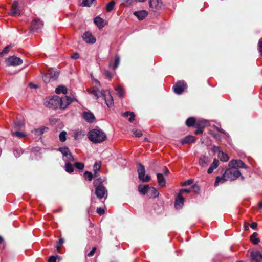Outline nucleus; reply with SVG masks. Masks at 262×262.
<instances>
[{
	"label": "nucleus",
	"mask_w": 262,
	"mask_h": 262,
	"mask_svg": "<svg viewBox=\"0 0 262 262\" xmlns=\"http://www.w3.org/2000/svg\"><path fill=\"white\" fill-rule=\"evenodd\" d=\"M21 14V10L18 7V4L17 2H14L11 9V11L10 12V15L12 16H18Z\"/></svg>",
	"instance_id": "nucleus-7"
},
{
	"label": "nucleus",
	"mask_w": 262,
	"mask_h": 262,
	"mask_svg": "<svg viewBox=\"0 0 262 262\" xmlns=\"http://www.w3.org/2000/svg\"><path fill=\"white\" fill-rule=\"evenodd\" d=\"M229 167H232L234 168H243L247 169L248 166L241 160H232L229 163Z\"/></svg>",
	"instance_id": "nucleus-6"
},
{
	"label": "nucleus",
	"mask_w": 262,
	"mask_h": 262,
	"mask_svg": "<svg viewBox=\"0 0 262 262\" xmlns=\"http://www.w3.org/2000/svg\"><path fill=\"white\" fill-rule=\"evenodd\" d=\"M208 122L205 120L196 121L195 127L203 129L207 125Z\"/></svg>",
	"instance_id": "nucleus-22"
},
{
	"label": "nucleus",
	"mask_w": 262,
	"mask_h": 262,
	"mask_svg": "<svg viewBox=\"0 0 262 262\" xmlns=\"http://www.w3.org/2000/svg\"><path fill=\"white\" fill-rule=\"evenodd\" d=\"M159 192L158 190L153 187H150L148 195L149 198H156L159 196Z\"/></svg>",
	"instance_id": "nucleus-21"
},
{
	"label": "nucleus",
	"mask_w": 262,
	"mask_h": 262,
	"mask_svg": "<svg viewBox=\"0 0 262 262\" xmlns=\"http://www.w3.org/2000/svg\"><path fill=\"white\" fill-rule=\"evenodd\" d=\"M71 58L74 59H78L79 58V54L77 53H75L71 56Z\"/></svg>",
	"instance_id": "nucleus-63"
},
{
	"label": "nucleus",
	"mask_w": 262,
	"mask_h": 262,
	"mask_svg": "<svg viewBox=\"0 0 262 262\" xmlns=\"http://www.w3.org/2000/svg\"><path fill=\"white\" fill-rule=\"evenodd\" d=\"M193 182V180L192 179H188L183 184V186H187L192 184Z\"/></svg>",
	"instance_id": "nucleus-55"
},
{
	"label": "nucleus",
	"mask_w": 262,
	"mask_h": 262,
	"mask_svg": "<svg viewBox=\"0 0 262 262\" xmlns=\"http://www.w3.org/2000/svg\"><path fill=\"white\" fill-rule=\"evenodd\" d=\"M211 150L214 154L218 153V155L220 154V152H222V151L220 150V147L216 145H213Z\"/></svg>",
	"instance_id": "nucleus-49"
},
{
	"label": "nucleus",
	"mask_w": 262,
	"mask_h": 262,
	"mask_svg": "<svg viewBox=\"0 0 262 262\" xmlns=\"http://www.w3.org/2000/svg\"><path fill=\"white\" fill-rule=\"evenodd\" d=\"M59 76L58 72H54L53 73L51 72L49 76L47 74L43 76L42 78L45 82H49L50 80H55L57 79Z\"/></svg>",
	"instance_id": "nucleus-12"
},
{
	"label": "nucleus",
	"mask_w": 262,
	"mask_h": 262,
	"mask_svg": "<svg viewBox=\"0 0 262 262\" xmlns=\"http://www.w3.org/2000/svg\"><path fill=\"white\" fill-rule=\"evenodd\" d=\"M22 63L23 60L15 56H10L6 60V63L7 66H17L20 65Z\"/></svg>",
	"instance_id": "nucleus-4"
},
{
	"label": "nucleus",
	"mask_w": 262,
	"mask_h": 262,
	"mask_svg": "<svg viewBox=\"0 0 262 262\" xmlns=\"http://www.w3.org/2000/svg\"><path fill=\"white\" fill-rule=\"evenodd\" d=\"M151 179L150 176L148 174H146L145 176H143V178L142 179H139L140 181H141L143 182H148L150 181Z\"/></svg>",
	"instance_id": "nucleus-50"
},
{
	"label": "nucleus",
	"mask_w": 262,
	"mask_h": 262,
	"mask_svg": "<svg viewBox=\"0 0 262 262\" xmlns=\"http://www.w3.org/2000/svg\"><path fill=\"white\" fill-rule=\"evenodd\" d=\"M105 74L107 78H110V79H111V78H112V73H110V72H108V71H106V72H105Z\"/></svg>",
	"instance_id": "nucleus-62"
},
{
	"label": "nucleus",
	"mask_w": 262,
	"mask_h": 262,
	"mask_svg": "<svg viewBox=\"0 0 262 262\" xmlns=\"http://www.w3.org/2000/svg\"><path fill=\"white\" fill-rule=\"evenodd\" d=\"M82 116L85 121L90 123H93L96 120L95 116L91 112L84 111L82 113Z\"/></svg>",
	"instance_id": "nucleus-9"
},
{
	"label": "nucleus",
	"mask_w": 262,
	"mask_h": 262,
	"mask_svg": "<svg viewBox=\"0 0 262 262\" xmlns=\"http://www.w3.org/2000/svg\"><path fill=\"white\" fill-rule=\"evenodd\" d=\"M24 126V122L20 119H16L14 122V128L17 129H21Z\"/></svg>",
	"instance_id": "nucleus-33"
},
{
	"label": "nucleus",
	"mask_w": 262,
	"mask_h": 262,
	"mask_svg": "<svg viewBox=\"0 0 262 262\" xmlns=\"http://www.w3.org/2000/svg\"><path fill=\"white\" fill-rule=\"evenodd\" d=\"M83 40L88 43L93 44L95 43L96 39L90 32H85L83 35Z\"/></svg>",
	"instance_id": "nucleus-11"
},
{
	"label": "nucleus",
	"mask_w": 262,
	"mask_h": 262,
	"mask_svg": "<svg viewBox=\"0 0 262 262\" xmlns=\"http://www.w3.org/2000/svg\"><path fill=\"white\" fill-rule=\"evenodd\" d=\"M241 176L240 171L232 167H230L227 169L222 176H217L214 183V186H217L220 182L224 183V182L230 180L234 181L237 179Z\"/></svg>",
	"instance_id": "nucleus-1"
},
{
	"label": "nucleus",
	"mask_w": 262,
	"mask_h": 262,
	"mask_svg": "<svg viewBox=\"0 0 262 262\" xmlns=\"http://www.w3.org/2000/svg\"><path fill=\"white\" fill-rule=\"evenodd\" d=\"M258 49L260 56H262V39L259 41Z\"/></svg>",
	"instance_id": "nucleus-57"
},
{
	"label": "nucleus",
	"mask_w": 262,
	"mask_h": 262,
	"mask_svg": "<svg viewBox=\"0 0 262 262\" xmlns=\"http://www.w3.org/2000/svg\"><path fill=\"white\" fill-rule=\"evenodd\" d=\"M58 150L62 153L63 156L67 157L70 153L69 149L67 147H60Z\"/></svg>",
	"instance_id": "nucleus-38"
},
{
	"label": "nucleus",
	"mask_w": 262,
	"mask_h": 262,
	"mask_svg": "<svg viewBox=\"0 0 262 262\" xmlns=\"http://www.w3.org/2000/svg\"><path fill=\"white\" fill-rule=\"evenodd\" d=\"M184 198L181 193H178L176 198L174 202V206L176 209H180L182 208L184 204Z\"/></svg>",
	"instance_id": "nucleus-10"
},
{
	"label": "nucleus",
	"mask_w": 262,
	"mask_h": 262,
	"mask_svg": "<svg viewBox=\"0 0 262 262\" xmlns=\"http://www.w3.org/2000/svg\"><path fill=\"white\" fill-rule=\"evenodd\" d=\"M196 121L194 117H189L186 120L185 124L188 127L195 126Z\"/></svg>",
	"instance_id": "nucleus-31"
},
{
	"label": "nucleus",
	"mask_w": 262,
	"mask_h": 262,
	"mask_svg": "<svg viewBox=\"0 0 262 262\" xmlns=\"http://www.w3.org/2000/svg\"><path fill=\"white\" fill-rule=\"evenodd\" d=\"M64 240L62 238H60L57 242V245L56 246V248L57 249V251L58 253H61V245L63 244L64 243Z\"/></svg>",
	"instance_id": "nucleus-36"
},
{
	"label": "nucleus",
	"mask_w": 262,
	"mask_h": 262,
	"mask_svg": "<svg viewBox=\"0 0 262 262\" xmlns=\"http://www.w3.org/2000/svg\"><path fill=\"white\" fill-rule=\"evenodd\" d=\"M66 131H62L59 134V140L61 142H64L66 140Z\"/></svg>",
	"instance_id": "nucleus-43"
},
{
	"label": "nucleus",
	"mask_w": 262,
	"mask_h": 262,
	"mask_svg": "<svg viewBox=\"0 0 262 262\" xmlns=\"http://www.w3.org/2000/svg\"><path fill=\"white\" fill-rule=\"evenodd\" d=\"M219 165V161L216 159H214L211 165L208 168L207 172L209 174H211L213 172L214 169L216 168Z\"/></svg>",
	"instance_id": "nucleus-26"
},
{
	"label": "nucleus",
	"mask_w": 262,
	"mask_h": 262,
	"mask_svg": "<svg viewBox=\"0 0 262 262\" xmlns=\"http://www.w3.org/2000/svg\"><path fill=\"white\" fill-rule=\"evenodd\" d=\"M65 170L66 172L71 173L74 171L73 165L70 162H67L65 164Z\"/></svg>",
	"instance_id": "nucleus-34"
},
{
	"label": "nucleus",
	"mask_w": 262,
	"mask_h": 262,
	"mask_svg": "<svg viewBox=\"0 0 262 262\" xmlns=\"http://www.w3.org/2000/svg\"><path fill=\"white\" fill-rule=\"evenodd\" d=\"M191 192L190 189H182L180 190V192L179 193H181V194H182V193H189Z\"/></svg>",
	"instance_id": "nucleus-58"
},
{
	"label": "nucleus",
	"mask_w": 262,
	"mask_h": 262,
	"mask_svg": "<svg viewBox=\"0 0 262 262\" xmlns=\"http://www.w3.org/2000/svg\"><path fill=\"white\" fill-rule=\"evenodd\" d=\"M132 132L137 137H140L142 136V133L140 130H133Z\"/></svg>",
	"instance_id": "nucleus-51"
},
{
	"label": "nucleus",
	"mask_w": 262,
	"mask_h": 262,
	"mask_svg": "<svg viewBox=\"0 0 262 262\" xmlns=\"http://www.w3.org/2000/svg\"><path fill=\"white\" fill-rule=\"evenodd\" d=\"M57 258H60V256L58 255L51 256L48 259V262H56Z\"/></svg>",
	"instance_id": "nucleus-52"
},
{
	"label": "nucleus",
	"mask_w": 262,
	"mask_h": 262,
	"mask_svg": "<svg viewBox=\"0 0 262 262\" xmlns=\"http://www.w3.org/2000/svg\"><path fill=\"white\" fill-rule=\"evenodd\" d=\"M134 14L139 19L142 20L147 15L148 13L145 10H142L139 11H136L134 13Z\"/></svg>",
	"instance_id": "nucleus-23"
},
{
	"label": "nucleus",
	"mask_w": 262,
	"mask_h": 262,
	"mask_svg": "<svg viewBox=\"0 0 262 262\" xmlns=\"http://www.w3.org/2000/svg\"><path fill=\"white\" fill-rule=\"evenodd\" d=\"M212 136L217 140L221 139V136L219 134H212Z\"/></svg>",
	"instance_id": "nucleus-64"
},
{
	"label": "nucleus",
	"mask_w": 262,
	"mask_h": 262,
	"mask_svg": "<svg viewBox=\"0 0 262 262\" xmlns=\"http://www.w3.org/2000/svg\"><path fill=\"white\" fill-rule=\"evenodd\" d=\"M74 100L77 99H47L43 102L44 105L48 108L56 110L66 109Z\"/></svg>",
	"instance_id": "nucleus-2"
},
{
	"label": "nucleus",
	"mask_w": 262,
	"mask_h": 262,
	"mask_svg": "<svg viewBox=\"0 0 262 262\" xmlns=\"http://www.w3.org/2000/svg\"><path fill=\"white\" fill-rule=\"evenodd\" d=\"M101 162H96L93 167V170L94 171V177H97L98 172L100 170L101 168Z\"/></svg>",
	"instance_id": "nucleus-27"
},
{
	"label": "nucleus",
	"mask_w": 262,
	"mask_h": 262,
	"mask_svg": "<svg viewBox=\"0 0 262 262\" xmlns=\"http://www.w3.org/2000/svg\"><path fill=\"white\" fill-rule=\"evenodd\" d=\"M74 166L79 170H82L84 168V165L81 162H76L74 164Z\"/></svg>",
	"instance_id": "nucleus-46"
},
{
	"label": "nucleus",
	"mask_w": 262,
	"mask_h": 262,
	"mask_svg": "<svg viewBox=\"0 0 262 262\" xmlns=\"http://www.w3.org/2000/svg\"><path fill=\"white\" fill-rule=\"evenodd\" d=\"M199 164L203 167H205L207 165L206 162V157H204L203 158H200L199 159Z\"/></svg>",
	"instance_id": "nucleus-47"
},
{
	"label": "nucleus",
	"mask_w": 262,
	"mask_h": 262,
	"mask_svg": "<svg viewBox=\"0 0 262 262\" xmlns=\"http://www.w3.org/2000/svg\"><path fill=\"white\" fill-rule=\"evenodd\" d=\"M219 158L222 161L227 162L229 160V156L227 154L224 153L223 151L220 152L218 155Z\"/></svg>",
	"instance_id": "nucleus-35"
},
{
	"label": "nucleus",
	"mask_w": 262,
	"mask_h": 262,
	"mask_svg": "<svg viewBox=\"0 0 262 262\" xmlns=\"http://www.w3.org/2000/svg\"><path fill=\"white\" fill-rule=\"evenodd\" d=\"M115 4V2L114 1H112L110 3H108L106 7V10L107 12H111L114 8Z\"/></svg>",
	"instance_id": "nucleus-37"
},
{
	"label": "nucleus",
	"mask_w": 262,
	"mask_h": 262,
	"mask_svg": "<svg viewBox=\"0 0 262 262\" xmlns=\"http://www.w3.org/2000/svg\"><path fill=\"white\" fill-rule=\"evenodd\" d=\"M258 235L257 232H254L250 237L251 242L254 245H257L260 242V239L257 237Z\"/></svg>",
	"instance_id": "nucleus-29"
},
{
	"label": "nucleus",
	"mask_w": 262,
	"mask_h": 262,
	"mask_svg": "<svg viewBox=\"0 0 262 262\" xmlns=\"http://www.w3.org/2000/svg\"><path fill=\"white\" fill-rule=\"evenodd\" d=\"M104 182V180L101 179V178H98L94 179L93 182L94 186L95 187V189L97 188L98 187H101L102 186H104L103 185V183Z\"/></svg>",
	"instance_id": "nucleus-30"
},
{
	"label": "nucleus",
	"mask_w": 262,
	"mask_h": 262,
	"mask_svg": "<svg viewBox=\"0 0 262 262\" xmlns=\"http://www.w3.org/2000/svg\"><path fill=\"white\" fill-rule=\"evenodd\" d=\"M68 92L67 88L64 85H59L55 90V93L57 94H66Z\"/></svg>",
	"instance_id": "nucleus-28"
},
{
	"label": "nucleus",
	"mask_w": 262,
	"mask_h": 262,
	"mask_svg": "<svg viewBox=\"0 0 262 262\" xmlns=\"http://www.w3.org/2000/svg\"><path fill=\"white\" fill-rule=\"evenodd\" d=\"M191 191H193L194 193H198L200 190V186L198 184H194L191 187Z\"/></svg>",
	"instance_id": "nucleus-41"
},
{
	"label": "nucleus",
	"mask_w": 262,
	"mask_h": 262,
	"mask_svg": "<svg viewBox=\"0 0 262 262\" xmlns=\"http://www.w3.org/2000/svg\"><path fill=\"white\" fill-rule=\"evenodd\" d=\"M67 158L70 161H72V162H73L74 161V157L73 156V155H72V154L71 152H70L68 156H67Z\"/></svg>",
	"instance_id": "nucleus-59"
},
{
	"label": "nucleus",
	"mask_w": 262,
	"mask_h": 262,
	"mask_svg": "<svg viewBox=\"0 0 262 262\" xmlns=\"http://www.w3.org/2000/svg\"><path fill=\"white\" fill-rule=\"evenodd\" d=\"M203 129H201V128H198L195 132H194V134L195 135H199V134H202L203 133Z\"/></svg>",
	"instance_id": "nucleus-61"
},
{
	"label": "nucleus",
	"mask_w": 262,
	"mask_h": 262,
	"mask_svg": "<svg viewBox=\"0 0 262 262\" xmlns=\"http://www.w3.org/2000/svg\"><path fill=\"white\" fill-rule=\"evenodd\" d=\"M162 3L161 0H149V6L155 9H159L162 7Z\"/></svg>",
	"instance_id": "nucleus-16"
},
{
	"label": "nucleus",
	"mask_w": 262,
	"mask_h": 262,
	"mask_svg": "<svg viewBox=\"0 0 262 262\" xmlns=\"http://www.w3.org/2000/svg\"><path fill=\"white\" fill-rule=\"evenodd\" d=\"M195 137L192 135H188L184 138L181 141L182 145L193 143L195 141Z\"/></svg>",
	"instance_id": "nucleus-17"
},
{
	"label": "nucleus",
	"mask_w": 262,
	"mask_h": 262,
	"mask_svg": "<svg viewBox=\"0 0 262 262\" xmlns=\"http://www.w3.org/2000/svg\"><path fill=\"white\" fill-rule=\"evenodd\" d=\"M257 224L256 222H252L250 224V227L251 228H252L253 229H255L257 227Z\"/></svg>",
	"instance_id": "nucleus-60"
},
{
	"label": "nucleus",
	"mask_w": 262,
	"mask_h": 262,
	"mask_svg": "<svg viewBox=\"0 0 262 262\" xmlns=\"http://www.w3.org/2000/svg\"><path fill=\"white\" fill-rule=\"evenodd\" d=\"M106 105L110 107L114 105V99H102Z\"/></svg>",
	"instance_id": "nucleus-45"
},
{
	"label": "nucleus",
	"mask_w": 262,
	"mask_h": 262,
	"mask_svg": "<svg viewBox=\"0 0 262 262\" xmlns=\"http://www.w3.org/2000/svg\"><path fill=\"white\" fill-rule=\"evenodd\" d=\"M96 250H97L96 247H93L92 250L88 254V255H87L88 256H89V257L93 256L94 255V254H95Z\"/></svg>",
	"instance_id": "nucleus-53"
},
{
	"label": "nucleus",
	"mask_w": 262,
	"mask_h": 262,
	"mask_svg": "<svg viewBox=\"0 0 262 262\" xmlns=\"http://www.w3.org/2000/svg\"><path fill=\"white\" fill-rule=\"evenodd\" d=\"M84 177L85 180H88L89 181H91L93 179V177H94L92 173L88 171H86L84 172Z\"/></svg>",
	"instance_id": "nucleus-39"
},
{
	"label": "nucleus",
	"mask_w": 262,
	"mask_h": 262,
	"mask_svg": "<svg viewBox=\"0 0 262 262\" xmlns=\"http://www.w3.org/2000/svg\"><path fill=\"white\" fill-rule=\"evenodd\" d=\"M94 21L99 29H102L105 25L104 20L99 16L96 17Z\"/></svg>",
	"instance_id": "nucleus-25"
},
{
	"label": "nucleus",
	"mask_w": 262,
	"mask_h": 262,
	"mask_svg": "<svg viewBox=\"0 0 262 262\" xmlns=\"http://www.w3.org/2000/svg\"><path fill=\"white\" fill-rule=\"evenodd\" d=\"M12 134L13 136H16L19 138H23L26 136L25 133L18 131L12 132Z\"/></svg>",
	"instance_id": "nucleus-42"
},
{
	"label": "nucleus",
	"mask_w": 262,
	"mask_h": 262,
	"mask_svg": "<svg viewBox=\"0 0 262 262\" xmlns=\"http://www.w3.org/2000/svg\"><path fill=\"white\" fill-rule=\"evenodd\" d=\"M12 47V46L11 45H8L7 46H6L4 49L2 51V52L0 53V54L1 55H4V54H7L9 51V50Z\"/></svg>",
	"instance_id": "nucleus-48"
},
{
	"label": "nucleus",
	"mask_w": 262,
	"mask_h": 262,
	"mask_svg": "<svg viewBox=\"0 0 262 262\" xmlns=\"http://www.w3.org/2000/svg\"><path fill=\"white\" fill-rule=\"evenodd\" d=\"M158 185L161 187H164L166 184V180L162 173L157 174Z\"/></svg>",
	"instance_id": "nucleus-20"
},
{
	"label": "nucleus",
	"mask_w": 262,
	"mask_h": 262,
	"mask_svg": "<svg viewBox=\"0 0 262 262\" xmlns=\"http://www.w3.org/2000/svg\"><path fill=\"white\" fill-rule=\"evenodd\" d=\"M96 212L100 215H103L105 213V210L103 208L99 207L97 208Z\"/></svg>",
	"instance_id": "nucleus-54"
},
{
	"label": "nucleus",
	"mask_w": 262,
	"mask_h": 262,
	"mask_svg": "<svg viewBox=\"0 0 262 262\" xmlns=\"http://www.w3.org/2000/svg\"><path fill=\"white\" fill-rule=\"evenodd\" d=\"M119 62H120V58L119 57V56H115V63L114 64V65H111L110 64V66L112 67V68L113 69H116L117 67L118 66L119 64Z\"/></svg>",
	"instance_id": "nucleus-40"
},
{
	"label": "nucleus",
	"mask_w": 262,
	"mask_h": 262,
	"mask_svg": "<svg viewBox=\"0 0 262 262\" xmlns=\"http://www.w3.org/2000/svg\"><path fill=\"white\" fill-rule=\"evenodd\" d=\"M117 95L119 97H123L125 95V91L124 89L120 85H117L115 89Z\"/></svg>",
	"instance_id": "nucleus-24"
},
{
	"label": "nucleus",
	"mask_w": 262,
	"mask_h": 262,
	"mask_svg": "<svg viewBox=\"0 0 262 262\" xmlns=\"http://www.w3.org/2000/svg\"><path fill=\"white\" fill-rule=\"evenodd\" d=\"M149 188L150 186L148 185H143L140 184L138 186V191L142 195H145L146 193L148 194Z\"/></svg>",
	"instance_id": "nucleus-18"
},
{
	"label": "nucleus",
	"mask_w": 262,
	"mask_h": 262,
	"mask_svg": "<svg viewBox=\"0 0 262 262\" xmlns=\"http://www.w3.org/2000/svg\"><path fill=\"white\" fill-rule=\"evenodd\" d=\"M106 192L107 190L104 186L98 187L95 189V194L99 200H101L104 197Z\"/></svg>",
	"instance_id": "nucleus-13"
},
{
	"label": "nucleus",
	"mask_w": 262,
	"mask_h": 262,
	"mask_svg": "<svg viewBox=\"0 0 262 262\" xmlns=\"http://www.w3.org/2000/svg\"><path fill=\"white\" fill-rule=\"evenodd\" d=\"M130 117L128 119V121L130 122H133L135 120V114L134 112L130 113Z\"/></svg>",
	"instance_id": "nucleus-56"
},
{
	"label": "nucleus",
	"mask_w": 262,
	"mask_h": 262,
	"mask_svg": "<svg viewBox=\"0 0 262 262\" xmlns=\"http://www.w3.org/2000/svg\"><path fill=\"white\" fill-rule=\"evenodd\" d=\"M250 256L251 259L255 262L262 261V254L259 251H251Z\"/></svg>",
	"instance_id": "nucleus-14"
},
{
	"label": "nucleus",
	"mask_w": 262,
	"mask_h": 262,
	"mask_svg": "<svg viewBox=\"0 0 262 262\" xmlns=\"http://www.w3.org/2000/svg\"><path fill=\"white\" fill-rule=\"evenodd\" d=\"M90 92L92 93L94 96L98 98L107 97L110 96V92L106 90H96L90 91Z\"/></svg>",
	"instance_id": "nucleus-8"
},
{
	"label": "nucleus",
	"mask_w": 262,
	"mask_h": 262,
	"mask_svg": "<svg viewBox=\"0 0 262 262\" xmlns=\"http://www.w3.org/2000/svg\"><path fill=\"white\" fill-rule=\"evenodd\" d=\"M96 0H83L82 6L90 7Z\"/></svg>",
	"instance_id": "nucleus-44"
},
{
	"label": "nucleus",
	"mask_w": 262,
	"mask_h": 262,
	"mask_svg": "<svg viewBox=\"0 0 262 262\" xmlns=\"http://www.w3.org/2000/svg\"><path fill=\"white\" fill-rule=\"evenodd\" d=\"M48 127L42 126L39 128L34 129L33 132L34 133L35 135L40 136L43 134L45 133V132L48 130Z\"/></svg>",
	"instance_id": "nucleus-32"
},
{
	"label": "nucleus",
	"mask_w": 262,
	"mask_h": 262,
	"mask_svg": "<svg viewBox=\"0 0 262 262\" xmlns=\"http://www.w3.org/2000/svg\"><path fill=\"white\" fill-rule=\"evenodd\" d=\"M43 26V23L39 18L34 19L31 23V28L33 29L38 30L41 28Z\"/></svg>",
	"instance_id": "nucleus-15"
},
{
	"label": "nucleus",
	"mask_w": 262,
	"mask_h": 262,
	"mask_svg": "<svg viewBox=\"0 0 262 262\" xmlns=\"http://www.w3.org/2000/svg\"><path fill=\"white\" fill-rule=\"evenodd\" d=\"M138 174L139 179H142L143 176H145V169L144 166L141 163H139L138 164Z\"/></svg>",
	"instance_id": "nucleus-19"
},
{
	"label": "nucleus",
	"mask_w": 262,
	"mask_h": 262,
	"mask_svg": "<svg viewBox=\"0 0 262 262\" xmlns=\"http://www.w3.org/2000/svg\"><path fill=\"white\" fill-rule=\"evenodd\" d=\"M187 88L186 82L184 81L177 82L173 86L175 93L178 94H182Z\"/></svg>",
	"instance_id": "nucleus-5"
},
{
	"label": "nucleus",
	"mask_w": 262,
	"mask_h": 262,
	"mask_svg": "<svg viewBox=\"0 0 262 262\" xmlns=\"http://www.w3.org/2000/svg\"><path fill=\"white\" fill-rule=\"evenodd\" d=\"M88 137L94 143H101L106 138V134L101 130L94 129L89 132Z\"/></svg>",
	"instance_id": "nucleus-3"
}]
</instances>
